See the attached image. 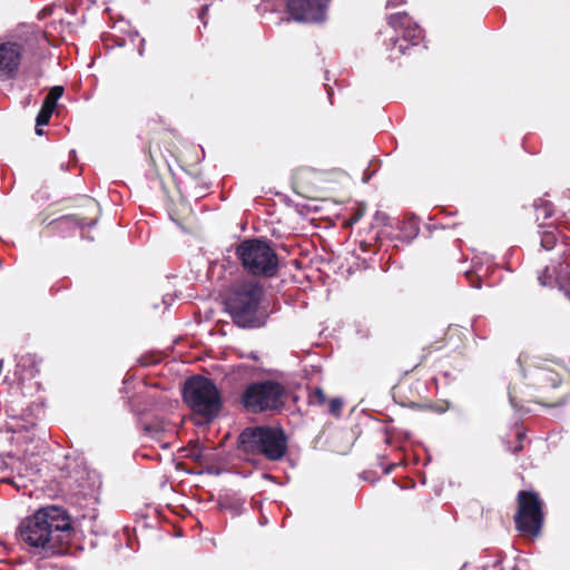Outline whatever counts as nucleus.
I'll use <instances>...</instances> for the list:
<instances>
[{"label": "nucleus", "mask_w": 570, "mask_h": 570, "mask_svg": "<svg viewBox=\"0 0 570 570\" xmlns=\"http://www.w3.org/2000/svg\"><path fill=\"white\" fill-rule=\"evenodd\" d=\"M72 529L68 512L58 505H49L38 510L20 525L23 542L36 549L55 552L60 533Z\"/></svg>", "instance_id": "1"}, {"label": "nucleus", "mask_w": 570, "mask_h": 570, "mask_svg": "<svg viewBox=\"0 0 570 570\" xmlns=\"http://www.w3.org/2000/svg\"><path fill=\"white\" fill-rule=\"evenodd\" d=\"M264 288L258 282L235 284L226 298V309L233 322L242 328H259L267 322V314L259 309Z\"/></svg>", "instance_id": "2"}, {"label": "nucleus", "mask_w": 570, "mask_h": 570, "mask_svg": "<svg viewBox=\"0 0 570 570\" xmlns=\"http://www.w3.org/2000/svg\"><path fill=\"white\" fill-rule=\"evenodd\" d=\"M237 446L246 454L279 461L286 454L287 438L282 429L267 425L247 426L239 433Z\"/></svg>", "instance_id": "3"}, {"label": "nucleus", "mask_w": 570, "mask_h": 570, "mask_svg": "<svg viewBox=\"0 0 570 570\" xmlns=\"http://www.w3.org/2000/svg\"><path fill=\"white\" fill-rule=\"evenodd\" d=\"M235 254L250 275L274 277L278 273V256L266 239L246 238L237 245Z\"/></svg>", "instance_id": "4"}, {"label": "nucleus", "mask_w": 570, "mask_h": 570, "mask_svg": "<svg viewBox=\"0 0 570 570\" xmlns=\"http://www.w3.org/2000/svg\"><path fill=\"white\" fill-rule=\"evenodd\" d=\"M183 399L191 411L200 415L206 422H212L223 406L216 384L204 376H191L186 380Z\"/></svg>", "instance_id": "5"}, {"label": "nucleus", "mask_w": 570, "mask_h": 570, "mask_svg": "<svg viewBox=\"0 0 570 570\" xmlns=\"http://www.w3.org/2000/svg\"><path fill=\"white\" fill-rule=\"evenodd\" d=\"M284 386L272 380L249 383L240 395L242 405L253 413L277 410L283 406Z\"/></svg>", "instance_id": "6"}, {"label": "nucleus", "mask_w": 570, "mask_h": 570, "mask_svg": "<svg viewBox=\"0 0 570 570\" xmlns=\"http://www.w3.org/2000/svg\"><path fill=\"white\" fill-rule=\"evenodd\" d=\"M0 460V470L10 472L9 475L0 479V483L12 484L20 490L26 489L29 483H33L39 475L41 461L33 454L20 458L8 453L1 455Z\"/></svg>", "instance_id": "7"}, {"label": "nucleus", "mask_w": 570, "mask_h": 570, "mask_svg": "<svg viewBox=\"0 0 570 570\" xmlns=\"http://www.w3.org/2000/svg\"><path fill=\"white\" fill-rule=\"evenodd\" d=\"M518 512L514 523L518 531L537 535L543 523L542 501L533 491H520L518 494Z\"/></svg>", "instance_id": "8"}, {"label": "nucleus", "mask_w": 570, "mask_h": 570, "mask_svg": "<svg viewBox=\"0 0 570 570\" xmlns=\"http://www.w3.org/2000/svg\"><path fill=\"white\" fill-rule=\"evenodd\" d=\"M38 38L30 33L24 39L0 43V81L11 80L17 76L22 56L33 53Z\"/></svg>", "instance_id": "9"}, {"label": "nucleus", "mask_w": 570, "mask_h": 570, "mask_svg": "<svg viewBox=\"0 0 570 570\" xmlns=\"http://www.w3.org/2000/svg\"><path fill=\"white\" fill-rule=\"evenodd\" d=\"M331 0H287L289 17L297 22L320 23L325 21Z\"/></svg>", "instance_id": "10"}, {"label": "nucleus", "mask_w": 570, "mask_h": 570, "mask_svg": "<svg viewBox=\"0 0 570 570\" xmlns=\"http://www.w3.org/2000/svg\"><path fill=\"white\" fill-rule=\"evenodd\" d=\"M387 21L395 31L402 32L403 42L417 46L423 39V30L406 12L391 14Z\"/></svg>", "instance_id": "11"}, {"label": "nucleus", "mask_w": 570, "mask_h": 570, "mask_svg": "<svg viewBox=\"0 0 570 570\" xmlns=\"http://www.w3.org/2000/svg\"><path fill=\"white\" fill-rule=\"evenodd\" d=\"M569 265L563 266L562 262L558 264L546 266L542 272L539 273L538 281L542 286H552L557 283L560 291L570 299V271Z\"/></svg>", "instance_id": "12"}, {"label": "nucleus", "mask_w": 570, "mask_h": 570, "mask_svg": "<svg viewBox=\"0 0 570 570\" xmlns=\"http://www.w3.org/2000/svg\"><path fill=\"white\" fill-rule=\"evenodd\" d=\"M538 235L540 237L541 247L546 250L557 249L558 261L552 259V263L558 264L566 253V244L563 237L556 225L552 223H541L538 225Z\"/></svg>", "instance_id": "13"}, {"label": "nucleus", "mask_w": 570, "mask_h": 570, "mask_svg": "<svg viewBox=\"0 0 570 570\" xmlns=\"http://www.w3.org/2000/svg\"><path fill=\"white\" fill-rule=\"evenodd\" d=\"M77 493L83 498H95L101 485L100 478L96 471H83L75 478Z\"/></svg>", "instance_id": "14"}, {"label": "nucleus", "mask_w": 570, "mask_h": 570, "mask_svg": "<svg viewBox=\"0 0 570 570\" xmlns=\"http://www.w3.org/2000/svg\"><path fill=\"white\" fill-rule=\"evenodd\" d=\"M401 233L402 235L397 238L404 243H411L420 233L419 220L415 217L404 219Z\"/></svg>", "instance_id": "15"}, {"label": "nucleus", "mask_w": 570, "mask_h": 570, "mask_svg": "<svg viewBox=\"0 0 570 570\" xmlns=\"http://www.w3.org/2000/svg\"><path fill=\"white\" fill-rule=\"evenodd\" d=\"M28 368V375L35 376L36 373L39 372L36 365L35 357L31 355L21 356L20 360L17 363V373L20 370H27Z\"/></svg>", "instance_id": "16"}, {"label": "nucleus", "mask_w": 570, "mask_h": 570, "mask_svg": "<svg viewBox=\"0 0 570 570\" xmlns=\"http://www.w3.org/2000/svg\"><path fill=\"white\" fill-rule=\"evenodd\" d=\"M533 207L537 213V219H539L541 215L544 219H547L552 215L553 212L552 205L548 200L540 199L533 204Z\"/></svg>", "instance_id": "17"}, {"label": "nucleus", "mask_w": 570, "mask_h": 570, "mask_svg": "<svg viewBox=\"0 0 570 570\" xmlns=\"http://www.w3.org/2000/svg\"><path fill=\"white\" fill-rule=\"evenodd\" d=\"M146 434H148L150 438L156 439L161 433L165 432V426L161 421H154L151 423H145L142 426Z\"/></svg>", "instance_id": "18"}, {"label": "nucleus", "mask_w": 570, "mask_h": 570, "mask_svg": "<svg viewBox=\"0 0 570 570\" xmlns=\"http://www.w3.org/2000/svg\"><path fill=\"white\" fill-rule=\"evenodd\" d=\"M326 402V395L321 387H315L311 391L308 395V403L311 405H324Z\"/></svg>", "instance_id": "19"}, {"label": "nucleus", "mask_w": 570, "mask_h": 570, "mask_svg": "<svg viewBox=\"0 0 570 570\" xmlns=\"http://www.w3.org/2000/svg\"><path fill=\"white\" fill-rule=\"evenodd\" d=\"M51 118V115H49L47 111L39 110L37 118H36V134L42 135V129L39 127L45 126L49 122Z\"/></svg>", "instance_id": "20"}, {"label": "nucleus", "mask_w": 570, "mask_h": 570, "mask_svg": "<svg viewBox=\"0 0 570 570\" xmlns=\"http://www.w3.org/2000/svg\"><path fill=\"white\" fill-rule=\"evenodd\" d=\"M62 94H63V87H61V86H53L49 90V92H48V95L46 96L45 99L57 106V102L61 98Z\"/></svg>", "instance_id": "21"}, {"label": "nucleus", "mask_w": 570, "mask_h": 570, "mask_svg": "<svg viewBox=\"0 0 570 570\" xmlns=\"http://www.w3.org/2000/svg\"><path fill=\"white\" fill-rule=\"evenodd\" d=\"M539 375V379H544L547 380L552 387H557L558 384L560 383V379H559V375L552 371H541L538 373Z\"/></svg>", "instance_id": "22"}, {"label": "nucleus", "mask_w": 570, "mask_h": 570, "mask_svg": "<svg viewBox=\"0 0 570 570\" xmlns=\"http://www.w3.org/2000/svg\"><path fill=\"white\" fill-rule=\"evenodd\" d=\"M343 406V401L340 397H334L330 401L328 413L334 416H340Z\"/></svg>", "instance_id": "23"}, {"label": "nucleus", "mask_w": 570, "mask_h": 570, "mask_svg": "<svg viewBox=\"0 0 570 570\" xmlns=\"http://www.w3.org/2000/svg\"><path fill=\"white\" fill-rule=\"evenodd\" d=\"M465 277L469 279L471 287L476 288V289L481 288L480 275L475 276L473 272H465Z\"/></svg>", "instance_id": "24"}, {"label": "nucleus", "mask_w": 570, "mask_h": 570, "mask_svg": "<svg viewBox=\"0 0 570 570\" xmlns=\"http://www.w3.org/2000/svg\"><path fill=\"white\" fill-rule=\"evenodd\" d=\"M509 401H510V404L511 406L517 411V412H529L528 409H524L523 406L519 405L515 397L512 395L511 392H509Z\"/></svg>", "instance_id": "25"}, {"label": "nucleus", "mask_w": 570, "mask_h": 570, "mask_svg": "<svg viewBox=\"0 0 570 570\" xmlns=\"http://www.w3.org/2000/svg\"><path fill=\"white\" fill-rule=\"evenodd\" d=\"M56 107H57L56 105H53L52 102H49L48 100L45 99L40 110L41 111H47L49 115H52V112L55 111Z\"/></svg>", "instance_id": "26"}, {"label": "nucleus", "mask_w": 570, "mask_h": 570, "mask_svg": "<svg viewBox=\"0 0 570 570\" xmlns=\"http://www.w3.org/2000/svg\"><path fill=\"white\" fill-rule=\"evenodd\" d=\"M374 218H375L376 222H379V223H381L383 225H386L387 220H389L387 214L382 213V212H376Z\"/></svg>", "instance_id": "27"}, {"label": "nucleus", "mask_w": 570, "mask_h": 570, "mask_svg": "<svg viewBox=\"0 0 570 570\" xmlns=\"http://www.w3.org/2000/svg\"><path fill=\"white\" fill-rule=\"evenodd\" d=\"M208 8H209V4H208V3H205V4L202 7V9H200V11H199V13H198V18H199V20L203 22V24H204V26H206V24H207V21L205 20V16H206V13H207V11H208Z\"/></svg>", "instance_id": "28"}, {"label": "nucleus", "mask_w": 570, "mask_h": 570, "mask_svg": "<svg viewBox=\"0 0 570 570\" xmlns=\"http://www.w3.org/2000/svg\"><path fill=\"white\" fill-rule=\"evenodd\" d=\"M392 45H393V47H397V48H399V52H400L401 55H405L407 47H405V46L400 41V39H397V38H396V39L392 40Z\"/></svg>", "instance_id": "29"}, {"label": "nucleus", "mask_w": 570, "mask_h": 570, "mask_svg": "<svg viewBox=\"0 0 570 570\" xmlns=\"http://www.w3.org/2000/svg\"><path fill=\"white\" fill-rule=\"evenodd\" d=\"M365 214V207H360L352 218V223L358 222Z\"/></svg>", "instance_id": "30"}, {"label": "nucleus", "mask_w": 570, "mask_h": 570, "mask_svg": "<svg viewBox=\"0 0 570 570\" xmlns=\"http://www.w3.org/2000/svg\"><path fill=\"white\" fill-rule=\"evenodd\" d=\"M405 2H406V0H387L386 7L393 8V7L404 4Z\"/></svg>", "instance_id": "31"}, {"label": "nucleus", "mask_w": 570, "mask_h": 570, "mask_svg": "<svg viewBox=\"0 0 570 570\" xmlns=\"http://www.w3.org/2000/svg\"><path fill=\"white\" fill-rule=\"evenodd\" d=\"M190 458L195 461L202 460V450L199 448L193 450L190 453Z\"/></svg>", "instance_id": "32"}, {"label": "nucleus", "mask_w": 570, "mask_h": 570, "mask_svg": "<svg viewBox=\"0 0 570 570\" xmlns=\"http://www.w3.org/2000/svg\"><path fill=\"white\" fill-rule=\"evenodd\" d=\"M96 220H90V222H87L86 219H81L78 224L81 228H83L85 226H88V227H94L96 225Z\"/></svg>", "instance_id": "33"}, {"label": "nucleus", "mask_w": 570, "mask_h": 570, "mask_svg": "<svg viewBox=\"0 0 570 570\" xmlns=\"http://www.w3.org/2000/svg\"><path fill=\"white\" fill-rule=\"evenodd\" d=\"M171 302H173V297H171V296H169V295H165V296L163 297V303H164L166 306H169V305L171 304Z\"/></svg>", "instance_id": "34"}, {"label": "nucleus", "mask_w": 570, "mask_h": 570, "mask_svg": "<svg viewBox=\"0 0 570 570\" xmlns=\"http://www.w3.org/2000/svg\"><path fill=\"white\" fill-rule=\"evenodd\" d=\"M517 439H518L519 443H522V440L524 439V432L518 431Z\"/></svg>", "instance_id": "35"}, {"label": "nucleus", "mask_w": 570, "mask_h": 570, "mask_svg": "<svg viewBox=\"0 0 570 570\" xmlns=\"http://www.w3.org/2000/svg\"><path fill=\"white\" fill-rule=\"evenodd\" d=\"M522 448H523L522 443H519L513 449H511V451L515 454V453L520 452L522 450Z\"/></svg>", "instance_id": "36"}, {"label": "nucleus", "mask_w": 570, "mask_h": 570, "mask_svg": "<svg viewBox=\"0 0 570 570\" xmlns=\"http://www.w3.org/2000/svg\"><path fill=\"white\" fill-rule=\"evenodd\" d=\"M144 43H145V39H141V46H140V48L138 50L139 56H142V53H144Z\"/></svg>", "instance_id": "37"}, {"label": "nucleus", "mask_w": 570, "mask_h": 570, "mask_svg": "<svg viewBox=\"0 0 570 570\" xmlns=\"http://www.w3.org/2000/svg\"><path fill=\"white\" fill-rule=\"evenodd\" d=\"M249 357L252 360H257L258 358L257 354H255L254 352H250Z\"/></svg>", "instance_id": "38"}, {"label": "nucleus", "mask_w": 570, "mask_h": 570, "mask_svg": "<svg viewBox=\"0 0 570 570\" xmlns=\"http://www.w3.org/2000/svg\"><path fill=\"white\" fill-rule=\"evenodd\" d=\"M394 465H390L386 470H385V474H389L392 472Z\"/></svg>", "instance_id": "39"}]
</instances>
